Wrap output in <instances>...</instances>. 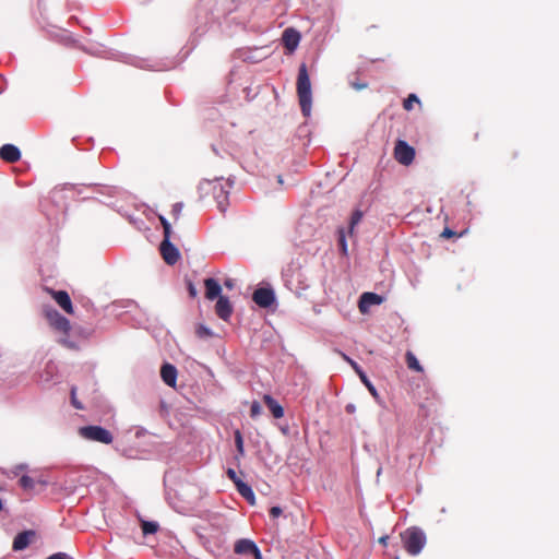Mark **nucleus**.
I'll use <instances>...</instances> for the list:
<instances>
[{"label": "nucleus", "mask_w": 559, "mask_h": 559, "mask_svg": "<svg viewBox=\"0 0 559 559\" xmlns=\"http://www.w3.org/2000/svg\"><path fill=\"white\" fill-rule=\"evenodd\" d=\"M234 551L238 555H252L254 559H262V555L254 542L250 539H239L236 542Z\"/></svg>", "instance_id": "7"}, {"label": "nucleus", "mask_w": 559, "mask_h": 559, "mask_svg": "<svg viewBox=\"0 0 559 559\" xmlns=\"http://www.w3.org/2000/svg\"><path fill=\"white\" fill-rule=\"evenodd\" d=\"M0 157L7 163H16L21 158V152L13 144H4L0 148Z\"/></svg>", "instance_id": "14"}, {"label": "nucleus", "mask_w": 559, "mask_h": 559, "mask_svg": "<svg viewBox=\"0 0 559 559\" xmlns=\"http://www.w3.org/2000/svg\"><path fill=\"white\" fill-rule=\"evenodd\" d=\"M362 213L360 211H355L350 218V233L353 231L354 227L361 221Z\"/></svg>", "instance_id": "28"}, {"label": "nucleus", "mask_w": 559, "mask_h": 559, "mask_svg": "<svg viewBox=\"0 0 559 559\" xmlns=\"http://www.w3.org/2000/svg\"><path fill=\"white\" fill-rule=\"evenodd\" d=\"M55 301L68 313H73V306L69 294L66 290H51Z\"/></svg>", "instance_id": "12"}, {"label": "nucleus", "mask_w": 559, "mask_h": 559, "mask_svg": "<svg viewBox=\"0 0 559 559\" xmlns=\"http://www.w3.org/2000/svg\"><path fill=\"white\" fill-rule=\"evenodd\" d=\"M263 402L272 413L273 417L280 419L284 416V408L280 403L273 399L270 394L263 396Z\"/></svg>", "instance_id": "17"}, {"label": "nucleus", "mask_w": 559, "mask_h": 559, "mask_svg": "<svg viewBox=\"0 0 559 559\" xmlns=\"http://www.w3.org/2000/svg\"><path fill=\"white\" fill-rule=\"evenodd\" d=\"M19 484L20 486L26 490V491H31L34 489L35 487V484H40L43 486H46L47 485V481L41 479V478H38L37 480H35L34 478L27 476V475H23L20 480H19Z\"/></svg>", "instance_id": "20"}, {"label": "nucleus", "mask_w": 559, "mask_h": 559, "mask_svg": "<svg viewBox=\"0 0 559 559\" xmlns=\"http://www.w3.org/2000/svg\"><path fill=\"white\" fill-rule=\"evenodd\" d=\"M350 85L353 88L357 90V91H361V90H365L368 87V84L365 83V82H359V81H352L350 82Z\"/></svg>", "instance_id": "32"}, {"label": "nucleus", "mask_w": 559, "mask_h": 559, "mask_svg": "<svg viewBox=\"0 0 559 559\" xmlns=\"http://www.w3.org/2000/svg\"><path fill=\"white\" fill-rule=\"evenodd\" d=\"M182 210H183L182 202H177L173 205L171 215H173L175 222H177L180 218Z\"/></svg>", "instance_id": "26"}, {"label": "nucleus", "mask_w": 559, "mask_h": 559, "mask_svg": "<svg viewBox=\"0 0 559 559\" xmlns=\"http://www.w3.org/2000/svg\"><path fill=\"white\" fill-rule=\"evenodd\" d=\"M188 292L191 298H195L198 296L197 287L191 281L188 282Z\"/></svg>", "instance_id": "33"}, {"label": "nucleus", "mask_w": 559, "mask_h": 559, "mask_svg": "<svg viewBox=\"0 0 559 559\" xmlns=\"http://www.w3.org/2000/svg\"><path fill=\"white\" fill-rule=\"evenodd\" d=\"M405 361H406V365H407L408 369H411L413 371H416V372H423L424 371L423 366L419 364L418 359L416 358V356L411 350L406 352V354H405Z\"/></svg>", "instance_id": "21"}, {"label": "nucleus", "mask_w": 559, "mask_h": 559, "mask_svg": "<svg viewBox=\"0 0 559 559\" xmlns=\"http://www.w3.org/2000/svg\"><path fill=\"white\" fill-rule=\"evenodd\" d=\"M228 478L236 485V481H242L238 476L235 469L228 468L226 472Z\"/></svg>", "instance_id": "31"}, {"label": "nucleus", "mask_w": 559, "mask_h": 559, "mask_svg": "<svg viewBox=\"0 0 559 559\" xmlns=\"http://www.w3.org/2000/svg\"><path fill=\"white\" fill-rule=\"evenodd\" d=\"M24 468H25V466H24V465H19V466H16V469H24Z\"/></svg>", "instance_id": "42"}, {"label": "nucleus", "mask_w": 559, "mask_h": 559, "mask_svg": "<svg viewBox=\"0 0 559 559\" xmlns=\"http://www.w3.org/2000/svg\"><path fill=\"white\" fill-rule=\"evenodd\" d=\"M224 285H225L227 288H229V289H231V288L234 287V283H233V281H231V280H226V281H225V283H224Z\"/></svg>", "instance_id": "40"}, {"label": "nucleus", "mask_w": 559, "mask_h": 559, "mask_svg": "<svg viewBox=\"0 0 559 559\" xmlns=\"http://www.w3.org/2000/svg\"><path fill=\"white\" fill-rule=\"evenodd\" d=\"M282 41L286 50L292 53L296 50L300 41V34L295 28H286L283 32Z\"/></svg>", "instance_id": "9"}, {"label": "nucleus", "mask_w": 559, "mask_h": 559, "mask_svg": "<svg viewBox=\"0 0 559 559\" xmlns=\"http://www.w3.org/2000/svg\"><path fill=\"white\" fill-rule=\"evenodd\" d=\"M338 233H340L338 242H340L341 250L344 254H346L347 245H346L344 231H343V229H341Z\"/></svg>", "instance_id": "30"}, {"label": "nucleus", "mask_w": 559, "mask_h": 559, "mask_svg": "<svg viewBox=\"0 0 559 559\" xmlns=\"http://www.w3.org/2000/svg\"><path fill=\"white\" fill-rule=\"evenodd\" d=\"M158 218H159V222H160L163 228L170 225V223L164 216L159 215Z\"/></svg>", "instance_id": "38"}, {"label": "nucleus", "mask_w": 559, "mask_h": 559, "mask_svg": "<svg viewBox=\"0 0 559 559\" xmlns=\"http://www.w3.org/2000/svg\"><path fill=\"white\" fill-rule=\"evenodd\" d=\"M177 374V369L171 364L166 362L160 368V377L163 381L171 388L176 386Z\"/></svg>", "instance_id": "15"}, {"label": "nucleus", "mask_w": 559, "mask_h": 559, "mask_svg": "<svg viewBox=\"0 0 559 559\" xmlns=\"http://www.w3.org/2000/svg\"><path fill=\"white\" fill-rule=\"evenodd\" d=\"M49 324L59 332L68 334L71 330L70 321L60 314L57 310L46 312Z\"/></svg>", "instance_id": "5"}, {"label": "nucleus", "mask_w": 559, "mask_h": 559, "mask_svg": "<svg viewBox=\"0 0 559 559\" xmlns=\"http://www.w3.org/2000/svg\"><path fill=\"white\" fill-rule=\"evenodd\" d=\"M456 236H457L456 233L450 228H444L443 231L441 233L442 238H451V237H456Z\"/></svg>", "instance_id": "34"}, {"label": "nucleus", "mask_w": 559, "mask_h": 559, "mask_svg": "<svg viewBox=\"0 0 559 559\" xmlns=\"http://www.w3.org/2000/svg\"><path fill=\"white\" fill-rule=\"evenodd\" d=\"M47 559H68V555L64 552H57L49 556Z\"/></svg>", "instance_id": "37"}, {"label": "nucleus", "mask_w": 559, "mask_h": 559, "mask_svg": "<svg viewBox=\"0 0 559 559\" xmlns=\"http://www.w3.org/2000/svg\"><path fill=\"white\" fill-rule=\"evenodd\" d=\"M388 542H389V536H382L379 538V543L383 546H388Z\"/></svg>", "instance_id": "39"}, {"label": "nucleus", "mask_w": 559, "mask_h": 559, "mask_svg": "<svg viewBox=\"0 0 559 559\" xmlns=\"http://www.w3.org/2000/svg\"><path fill=\"white\" fill-rule=\"evenodd\" d=\"M234 437L235 445L237 449V455L235 456V460L239 463V459L245 455L243 438L240 430L238 429L234 432Z\"/></svg>", "instance_id": "23"}, {"label": "nucleus", "mask_w": 559, "mask_h": 559, "mask_svg": "<svg viewBox=\"0 0 559 559\" xmlns=\"http://www.w3.org/2000/svg\"><path fill=\"white\" fill-rule=\"evenodd\" d=\"M160 254L168 265H174L180 259L179 250L168 240H163L159 246Z\"/></svg>", "instance_id": "8"}, {"label": "nucleus", "mask_w": 559, "mask_h": 559, "mask_svg": "<svg viewBox=\"0 0 559 559\" xmlns=\"http://www.w3.org/2000/svg\"><path fill=\"white\" fill-rule=\"evenodd\" d=\"M236 488L238 492L250 503L254 504V493L249 485L243 481H236Z\"/></svg>", "instance_id": "19"}, {"label": "nucleus", "mask_w": 559, "mask_h": 559, "mask_svg": "<svg viewBox=\"0 0 559 559\" xmlns=\"http://www.w3.org/2000/svg\"><path fill=\"white\" fill-rule=\"evenodd\" d=\"M158 524L152 521H141V528L144 535L154 534L158 531Z\"/></svg>", "instance_id": "24"}, {"label": "nucleus", "mask_w": 559, "mask_h": 559, "mask_svg": "<svg viewBox=\"0 0 559 559\" xmlns=\"http://www.w3.org/2000/svg\"><path fill=\"white\" fill-rule=\"evenodd\" d=\"M163 231H164V239L163 240L170 241V237H171V234H173L171 225L166 226L165 228H163Z\"/></svg>", "instance_id": "36"}, {"label": "nucleus", "mask_w": 559, "mask_h": 559, "mask_svg": "<svg viewBox=\"0 0 559 559\" xmlns=\"http://www.w3.org/2000/svg\"><path fill=\"white\" fill-rule=\"evenodd\" d=\"M252 300L261 308H269L275 302V295L272 288L260 287L254 290Z\"/></svg>", "instance_id": "6"}, {"label": "nucleus", "mask_w": 559, "mask_h": 559, "mask_svg": "<svg viewBox=\"0 0 559 559\" xmlns=\"http://www.w3.org/2000/svg\"><path fill=\"white\" fill-rule=\"evenodd\" d=\"M404 549L411 556H417L426 545L425 533L416 526L408 527L401 533Z\"/></svg>", "instance_id": "2"}, {"label": "nucleus", "mask_w": 559, "mask_h": 559, "mask_svg": "<svg viewBox=\"0 0 559 559\" xmlns=\"http://www.w3.org/2000/svg\"><path fill=\"white\" fill-rule=\"evenodd\" d=\"M344 358L346 361H348V364L353 367V369L357 372V374L359 376L361 382L366 385V388L368 389V391L370 392V394L373 396V397H378V391L377 389L374 388V385L370 382V380L368 379V377L366 376V373L361 370V368L358 366V364L356 361H354L353 359H350L349 357H347L346 355H344Z\"/></svg>", "instance_id": "13"}, {"label": "nucleus", "mask_w": 559, "mask_h": 559, "mask_svg": "<svg viewBox=\"0 0 559 559\" xmlns=\"http://www.w3.org/2000/svg\"><path fill=\"white\" fill-rule=\"evenodd\" d=\"M297 94L299 98V105L305 116L310 115L312 95H311V83L307 71V66L301 63L298 71L297 78Z\"/></svg>", "instance_id": "1"}, {"label": "nucleus", "mask_w": 559, "mask_h": 559, "mask_svg": "<svg viewBox=\"0 0 559 559\" xmlns=\"http://www.w3.org/2000/svg\"><path fill=\"white\" fill-rule=\"evenodd\" d=\"M346 411H347L348 413H352V412L354 411V406H353V405H347V406H346Z\"/></svg>", "instance_id": "41"}, {"label": "nucleus", "mask_w": 559, "mask_h": 559, "mask_svg": "<svg viewBox=\"0 0 559 559\" xmlns=\"http://www.w3.org/2000/svg\"><path fill=\"white\" fill-rule=\"evenodd\" d=\"M2 490V487L0 486V491Z\"/></svg>", "instance_id": "43"}, {"label": "nucleus", "mask_w": 559, "mask_h": 559, "mask_svg": "<svg viewBox=\"0 0 559 559\" xmlns=\"http://www.w3.org/2000/svg\"><path fill=\"white\" fill-rule=\"evenodd\" d=\"M394 158L404 166H409L415 158V148L403 140H397L394 146Z\"/></svg>", "instance_id": "4"}, {"label": "nucleus", "mask_w": 559, "mask_h": 559, "mask_svg": "<svg viewBox=\"0 0 559 559\" xmlns=\"http://www.w3.org/2000/svg\"><path fill=\"white\" fill-rule=\"evenodd\" d=\"M415 103L420 104L419 98L415 94H409L403 102V108L409 111L413 109Z\"/></svg>", "instance_id": "25"}, {"label": "nucleus", "mask_w": 559, "mask_h": 559, "mask_svg": "<svg viewBox=\"0 0 559 559\" xmlns=\"http://www.w3.org/2000/svg\"><path fill=\"white\" fill-rule=\"evenodd\" d=\"M282 514V509L280 507H272L270 509V515L275 519Z\"/></svg>", "instance_id": "35"}, {"label": "nucleus", "mask_w": 559, "mask_h": 559, "mask_svg": "<svg viewBox=\"0 0 559 559\" xmlns=\"http://www.w3.org/2000/svg\"><path fill=\"white\" fill-rule=\"evenodd\" d=\"M262 412V407L259 402L254 401L250 406V416L252 418L258 417Z\"/></svg>", "instance_id": "29"}, {"label": "nucleus", "mask_w": 559, "mask_h": 559, "mask_svg": "<svg viewBox=\"0 0 559 559\" xmlns=\"http://www.w3.org/2000/svg\"><path fill=\"white\" fill-rule=\"evenodd\" d=\"M215 312L218 318L227 321L233 313V306L227 297L221 296L215 305Z\"/></svg>", "instance_id": "11"}, {"label": "nucleus", "mask_w": 559, "mask_h": 559, "mask_svg": "<svg viewBox=\"0 0 559 559\" xmlns=\"http://www.w3.org/2000/svg\"><path fill=\"white\" fill-rule=\"evenodd\" d=\"M383 302V297L376 293H364L359 299V310L366 313L370 306L380 305Z\"/></svg>", "instance_id": "10"}, {"label": "nucleus", "mask_w": 559, "mask_h": 559, "mask_svg": "<svg viewBox=\"0 0 559 559\" xmlns=\"http://www.w3.org/2000/svg\"><path fill=\"white\" fill-rule=\"evenodd\" d=\"M209 186L213 187V191L214 192L216 191L217 188H219V195H218L217 206H218L221 212H225L226 211V206H227V193L223 191V187L219 183H214V185L209 183Z\"/></svg>", "instance_id": "22"}, {"label": "nucleus", "mask_w": 559, "mask_h": 559, "mask_svg": "<svg viewBox=\"0 0 559 559\" xmlns=\"http://www.w3.org/2000/svg\"><path fill=\"white\" fill-rule=\"evenodd\" d=\"M79 433L84 439L100 442L104 444H109L114 440L111 432L100 426L81 427Z\"/></svg>", "instance_id": "3"}, {"label": "nucleus", "mask_w": 559, "mask_h": 559, "mask_svg": "<svg viewBox=\"0 0 559 559\" xmlns=\"http://www.w3.org/2000/svg\"><path fill=\"white\" fill-rule=\"evenodd\" d=\"M204 286H205V297L209 300L218 299L221 297L222 287L219 283L214 278H205L204 280Z\"/></svg>", "instance_id": "16"}, {"label": "nucleus", "mask_w": 559, "mask_h": 559, "mask_svg": "<svg viewBox=\"0 0 559 559\" xmlns=\"http://www.w3.org/2000/svg\"><path fill=\"white\" fill-rule=\"evenodd\" d=\"M35 535L33 531H25L22 533H19L13 540V549L14 550H23L25 549L29 543L31 538Z\"/></svg>", "instance_id": "18"}, {"label": "nucleus", "mask_w": 559, "mask_h": 559, "mask_svg": "<svg viewBox=\"0 0 559 559\" xmlns=\"http://www.w3.org/2000/svg\"><path fill=\"white\" fill-rule=\"evenodd\" d=\"M71 404L76 409H84L83 404L76 397V386L71 388Z\"/></svg>", "instance_id": "27"}]
</instances>
